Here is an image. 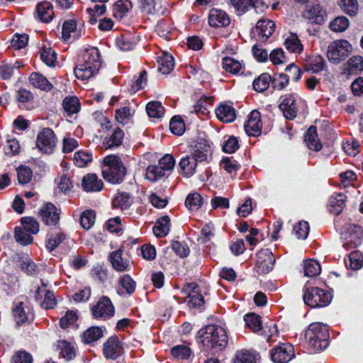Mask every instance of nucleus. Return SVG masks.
Masks as SVG:
<instances>
[{
  "mask_svg": "<svg viewBox=\"0 0 363 363\" xmlns=\"http://www.w3.org/2000/svg\"><path fill=\"white\" fill-rule=\"evenodd\" d=\"M198 336L204 347L216 351H223L227 347L228 337L225 330L216 325H208L200 329Z\"/></svg>",
  "mask_w": 363,
  "mask_h": 363,
  "instance_id": "1",
  "label": "nucleus"
},
{
  "mask_svg": "<svg viewBox=\"0 0 363 363\" xmlns=\"http://www.w3.org/2000/svg\"><path fill=\"white\" fill-rule=\"evenodd\" d=\"M305 338L315 351L323 350L328 346V328L320 323H311L305 333Z\"/></svg>",
  "mask_w": 363,
  "mask_h": 363,
  "instance_id": "2",
  "label": "nucleus"
},
{
  "mask_svg": "<svg viewBox=\"0 0 363 363\" xmlns=\"http://www.w3.org/2000/svg\"><path fill=\"white\" fill-rule=\"evenodd\" d=\"M104 178L113 184L121 183L126 174V169L120 158L115 155H109L104 159Z\"/></svg>",
  "mask_w": 363,
  "mask_h": 363,
  "instance_id": "3",
  "label": "nucleus"
},
{
  "mask_svg": "<svg viewBox=\"0 0 363 363\" xmlns=\"http://www.w3.org/2000/svg\"><path fill=\"white\" fill-rule=\"evenodd\" d=\"M303 291V298L305 303L311 308L327 306L332 301L331 293L319 287H308L306 285Z\"/></svg>",
  "mask_w": 363,
  "mask_h": 363,
  "instance_id": "4",
  "label": "nucleus"
},
{
  "mask_svg": "<svg viewBox=\"0 0 363 363\" xmlns=\"http://www.w3.org/2000/svg\"><path fill=\"white\" fill-rule=\"evenodd\" d=\"M11 312L16 328L25 324H30L35 319L33 308L23 301L13 303Z\"/></svg>",
  "mask_w": 363,
  "mask_h": 363,
  "instance_id": "5",
  "label": "nucleus"
},
{
  "mask_svg": "<svg viewBox=\"0 0 363 363\" xmlns=\"http://www.w3.org/2000/svg\"><path fill=\"white\" fill-rule=\"evenodd\" d=\"M350 49L351 45L347 40H335L328 45V58L333 64H338L348 56Z\"/></svg>",
  "mask_w": 363,
  "mask_h": 363,
  "instance_id": "6",
  "label": "nucleus"
},
{
  "mask_svg": "<svg viewBox=\"0 0 363 363\" xmlns=\"http://www.w3.org/2000/svg\"><path fill=\"white\" fill-rule=\"evenodd\" d=\"M57 138L50 128H43L38 134L36 146L45 154H52L56 147Z\"/></svg>",
  "mask_w": 363,
  "mask_h": 363,
  "instance_id": "7",
  "label": "nucleus"
},
{
  "mask_svg": "<svg viewBox=\"0 0 363 363\" xmlns=\"http://www.w3.org/2000/svg\"><path fill=\"white\" fill-rule=\"evenodd\" d=\"M61 209L57 208L52 203H45L39 211V216L43 223L48 227L60 228Z\"/></svg>",
  "mask_w": 363,
  "mask_h": 363,
  "instance_id": "8",
  "label": "nucleus"
},
{
  "mask_svg": "<svg viewBox=\"0 0 363 363\" xmlns=\"http://www.w3.org/2000/svg\"><path fill=\"white\" fill-rule=\"evenodd\" d=\"M230 3L238 15L247 13L250 9L257 13H263L268 9L263 0H230Z\"/></svg>",
  "mask_w": 363,
  "mask_h": 363,
  "instance_id": "9",
  "label": "nucleus"
},
{
  "mask_svg": "<svg viewBox=\"0 0 363 363\" xmlns=\"http://www.w3.org/2000/svg\"><path fill=\"white\" fill-rule=\"evenodd\" d=\"M255 269L259 274H267L272 269L275 262L273 253L268 249L259 250L256 255Z\"/></svg>",
  "mask_w": 363,
  "mask_h": 363,
  "instance_id": "10",
  "label": "nucleus"
},
{
  "mask_svg": "<svg viewBox=\"0 0 363 363\" xmlns=\"http://www.w3.org/2000/svg\"><path fill=\"white\" fill-rule=\"evenodd\" d=\"M91 53L85 49L83 56L78 60V64L74 69L75 77L87 83L91 78Z\"/></svg>",
  "mask_w": 363,
  "mask_h": 363,
  "instance_id": "11",
  "label": "nucleus"
},
{
  "mask_svg": "<svg viewBox=\"0 0 363 363\" xmlns=\"http://www.w3.org/2000/svg\"><path fill=\"white\" fill-rule=\"evenodd\" d=\"M92 314L96 318L108 319L114 315V307L107 296L101 297L96 306L92 307Z\"/></svg>",
  "mask_w": 363,
  "mask_h": 363,
  "instance_id": "12",
  "label": "nucleus"
},
{
  "mask_svg": "<svg viewBox=\"0 0 363 363\" xmlns=\"http://www.w3.org/2000/svg\"><path fill=\"white\" fill-rule=\"evenodd\" d=\"M294 356V347L290 344H282L273 349L271 352V358L276 363H286Z\"/></svg>",
  "mask_w": 363,
  "mask_h": 363,
  "instance_id": "13",
  "label": "nucleus"
},
{
  "mask_svg": "<svg viewBox=\"0 0 363 363\" xmlns=\"http://www.w3.org/2000/svg\"><path fill=\"white\" fill-rule=\"evenodd\" d=\"M345 228L350 235L343 246L348 250L357 247L360 244L363 237V230L360 225L352 223L346 224Z\"/></svg>",
  "mask_w": 363,
  "mask_h": 363,
  "instance_id": "14",
  "label": "nucleus"
},
{
  "mask_svg": "<svg viewBox=\"0 0 363 363\" xmlns=\"http://www.w3.org/2000/svg\"><path fill=\"white\" fill-rule=\"evenodd\" d=\"M123 250L121 247L110 253L108 256L109 262L114 270L118 272H128L130 269V262L129 259L123 257Z\"/></svg>",
  "mask_w": 363,
  "mask_h": 363,
  "instance_id": "15",
  "label": "nucleus"
},
{
  "mask_svg": "<svg viewBox=\"0 0 363 363\" xmlns=\"http://www.w3.org/2000/svg\"><path fill=\"white\" fill-rule=\"evenodd\" d=\"M303 69L306 72L316 74L326 69L327 63L320 55L306 56L303 63Z\"/></svg>",
  "mask_w": 363,
  "mask_h": 363,
  "instance_id": "16",
  "label": "nucleus"
},
{
  "mask_svg": "<svg viewBox=\"0 0 363 363\" xmlns=\"http://www.w3.org/2000/svg\"><path fill=\"white\" fill-rule=\"evenodd\" d=\"M246 133L250 136H258L262 131L261 115L258 111H252L244 125Z\"/></svg>",
  "mask_w": 363,
  "mask_h": 363,
  "instance_id": "17",
  "label": "nucleus"
},
{
  "mask_svg": "<svg viewBox=\"0 0 363 363\" xmlns=\"http://www.w3.org/2000/svg\"><path fill=\"white\" fill-rule=\"evenodd\" d=\"M279 108L287 119L293 120L297 116L298 108L294 95L289 94L282 96V101L279 105Z\"/></svg>",
  "mask_w": 363,
  "mask_h": 363,
  "instance_id": "18",
  "label": "nucleus"
},
{
  "mask_svg": "<svg viewBox=\"0 0 363 363\" xmlns=\"http://www.w3.org/2000/svg\"><path fill=\"white\" fill-rule=\"evenodd\" d=\"M123 347L118 337H109L104 345V354L106 358L116 359L123 353Z\"/></svg>",
  "mask_w": 363,
  "mask_h": 363,
  "instance_id": "19",
  "label": "nucleus"
},
{
  "mask_svg": "<svg viewBox=\"0 0 363 363\" xmlns=\"http://www.w3.org/2000/svg\"><path fill=\"white\" fill-rule=\"evenodd\" d=\"M186 290L189 292L187 303L190 308H201L204 305V298L199 291V286L194 283H189L186 286Z\"/></svg>",
  "mask_w": 363,
  "mask_h": 363,
  "instance_id": "20",
  "label": "nucleus"
},
{
  "mask_svg": "<svg viewBox=\"0 0 363 363\" xmlns=\"http://www.w3.org/2000/svg\"><path fill=\"white\" fill-rule=\"evenodd\" d=\"M276 25L274 21L267 19H259L256 25V31L260 41H266L272 36L275 30Z\"/></svg>",
  "mask_w": 363,
  "mask_h": 363,
  "instance_id": "21",
  "label": "nucleus"
},
{
  "mask_svg": "<svg viewBox=\"0 0 363 363\" xmlns=\"http://www.w3.org/2000/svg\"><path fill=\"white\" fill-rule=\"evenodd\" d=\"M208 23L211 27H225L230 24V20L225 11L212 9L208 14Z\"/></svg>",
  "mask_w": 363,
  "mask_h": 363,
  "instance_id": "22",
  "label": "nucleus"
},
{
  "mask_svg": "<svg viewBox=\"0 0 363 363\" xmlns=\"http://www.w3.org/2000/svg\"><path fill=\"white\" fill-rule=\"evenodd\" d=\"M327 13L323 8L318 4H314L308 9L304 16L315 24H322L325 21Z\"/></svg>",
  "mask_w": 363,
  "mask_h": 363,
  "instance_id": "23",
  "label": "nucleus"
},
{
  "mask_svg": "<svg viewBox=\"0 0 363 363\" xmlns=\"http://www.w3.org/2000/svg\"><path fill=\"white\" fill-rule=\"evenodd\" d=\"M36 11L39 21L43 23L50 22L54 17L52 5L48 1L38 3L36 6Z\"/></svg>",
  "mask_w": 363,
  "mask_h": 363,
  "instance_id": "24",
  "label": "nucleus"
},
{
  "mask_svg": "<svg viewBox=\"0 0 363 363\" xmlns=\"http://www.w3.org/2000/svg\"><path fill=\"white\" fill-rule=\"evenodd\" d=\"M197 164L195 158L191 155L183 157L179 163L181 174L186 177H191L196 172Z\"/></svg>",
  "mask_w": 363,
  "mask_h": 363,
  "instance_id": "25",
  "label": "nucleus"
},
{
  "mask_svg": "<svg viewBox=\"0 0 363 363\" xmlns=\"http://www.w3.org/2000/svg\"><path fill=\"white\" fill-rule=\"evenodd\" d=\"M217 118L222 122L230 123L236 118L235 108L228 104H220L216 110Z\"/></svg>",
  "mask_w": 363,
  "mask_h": 363,
  "instance_id": "26",
  "label": "nucleus"
},
{
  "mask_svg": "<svg viewBox=\"0 0 363 363\" xmlns=\"http://www.w3.org/2000/svg\"><path fill=\"white\" fill-rule=\"evenodd\" d=\"M65 113L67 116L71 117L73 114L80 111L81 104L79 99L75 96H67L62 102Z\"/></svg>",
  "mask_w": 363,
  "mask_h": 363,
  "instance_id": "27",
  "label": "nucleus"
},
{
  "mask_svg": "<svg viewBox=\"0 0 363 363\" xmlns=\"http://www.w3.org/2000/svg\"><path fill=\"white\" fill-rule=\"evenodd\" d=\"M133 203V196L128 192H118L112 201V206L113 208H120L121 210H126Z\"/></svg>",
  "mask_w": 363,
  "mask_h": 363,
  "instance_id": "28",
  "label": "nucleus"
},
{
  "mask_svg": "<svg viewBox=\"0 0 363 363\" xmlns=\"http://www.w3.org/2000/svg\"><path fill=\"white\" fill-rule=\"evenodd\" d=\"M30 83L35 88L49 91L53 88V85L48 79L39 72H33L29 77Z\"/></svg>",
  "mask_w": 363,
  "mask_h": 363,
  "instance_id": "29",
  "label": "nucleus"
},
{
  "mask_svg": "<svg viewBox=\"0 0 363 363\" xmlns=\"http://www.w3.org/2000/svg\"><path fill=\"white\" fill-rule=\"evenodd\" d=\"M347 196L341 193L335 194L330 197V211L335 215H339L345 206Z\"/></svg>",
  "mask_w": 363,
  "mask_h": 363,
  "instance_id": "30",
  "label": "nucleus"
},
{
  "mask_svg": "<svg viewBox=\"0 0 363 363\" xmlns=\"http://www.w3.org/2000/svg\"><path fill=\"white\" fill-rule=\"evenodd\" d=\"M305 142L307 147L315 151H319L322 148V144L318 138L316 127L311 125L305 135Z\"/></svg>",
  "mask_w": 363,
  "mask_h": 363,
  "instance_id": "31",
  "label": "nucleus"
},
{
  "mask_svg": "<svg viewBox=\"0 0 363 363\" xmlns=\"http://www.w3.org/2000/svg\"><path fill=\"white\" fill-rule=\"evenodd\" d=\"M258 355L252 351L241 350L236 352L233 363H257Z\"/></svg>",
  "mask_w": 363,
  "mask_h": 363,
  "instance_id": "32",
  "label": "nucleus"
},
{
  "mask_svg": "<svg viewBox=\"0 0 363 363\" xmlns=\"http://www.w3.org/2000/svg\"><path fill=\"white\" fill-rule=\"evenodd\" d=\"M116 43L121 50L128 51L134 48L137 43V39L131 33H125L117 38Z\"/></svg>",
  "mask_w": 363,
  "mask_h": 363,
  "instance_id": "33",
  "label": "nucleus"
},
{
  "mask_svg": "<svg viewBox=\"0 0 363 363\" xmlns=\"http://www.w3.org/2000/svg\"><path fill=\"white\" fill-rule=\"evenodd\" d=\"M123 138L124 133L123 130L117 128L109 138L106 137L104 140L103 145L106 149L118 147L122 144Z\"/></svg>",
  "mask_w": 363,
  "mask_h": 363,
  "instance_id": "34",
  "label": "nucleus"
},
{
  "mask_svg": "<svg viewBox=\"0 0 363 363\" xmlns=\"http://www.w3.org/2000/svg\"><path fill=\"white\" fill-rule=\"evenodd\" d=\"M212 99L211 97H201L192 107L191 113H195L199 117L206 116L209 113L208 107L211 106Z\"/></svg>",
  "mask_w": 363,
  "mask_h": 363,
  "instance_id": "35",
  "label": "nucleus"
},
{
  "mask_svg": "<svg viewBox=\"0 0 363 363\" xmlns=\"http://www.w3.org/2000/svg\"><path fill=\"white\" fill-rule=\"evenodd\" d=\"M169 222L170 219L167 216L160 218L153 227L154 234L158 238L165 237L169 231Z\"/></svg>",
  "mask_w": 363,
  "mask_h": 363,
  "instance_id": "36",
  "label": "nucleus"
},
{
  "mask_svg": "<svg viewBox=\"0 0 363 363\" xmlns=\"http://www.w3.org/2000/svg\"><path fill=\"white\" fill-rule=\"evenodd\" d=\"M158 70L164 74H169L174 66V58L167 53H162L158 57Z\"/></svg>",
  "mask_w": 363,
  "mask_h": 363,
  "instance_id": "37",
  "label": "nucleus"
},
{
  "mask_svg": "<svg viewBox=\"0 0 363 363\" xmlns=\"http://www.w3.org/2000/svg\"><path fill=\"white\" fill-rule=\"evenodd\" d=\"M57 347L60 350V354L67 360H71L76 356V352L74 346L67 340H58Z\"/></svg>",
  "mask_w": 363,
  "mask_h": 363,
  "instance_id": "38",
  "label": "nucleus"
},
{
  "mask_svg": "<svg viewBox=\"0 0 363 363\" xmlns=\"http://www.w3.org/2000/svg\"><path fill=\"white\" fill-rule=\"evenodd\" d=\"M14 238L17 243L23 246L28 245L33 242L32 234L18 226L15 228Z\"/></svg>",
  "mask_w": 363,
  "mask_h": 363,
  "instance_id": "39",
  "label": "nucleus"
},
{
  "mask_svg": "<svg viewBox=\"0 0 363 363\" xmlns=\"http://www.w3.org/2000/svg\"><path fill=\"white\" fill-rule=\"evenodd\" d=\"M338 5L341 10L350 16H356L359 9L357 0H338Z\"/></svg>",
  "mask_w": 363,
  "mask_h": 363,
  "instance_id": "40",
  "label": "nucleus"
},
{
  "mask_svg": "<svg viewBox=\"0 0 363 363\" xmlns=\"http://www.w3.org/2000/svg\"><path fill=\"white\" fill-rule=\"evenodd\" d=\"M245 325L252 332L257 333L262 329L261 317L254 313H250L245 315Z\"/></svg>",
  "mask_w": 363,
  "mask_h": 363,
  "instance_id": "41",
  "label": "nucleus"
},
{
  "mask_svg": "<svg viewBox=\"0 0 363 363\" xmlns=\"http://www.w3.org/2000/svg\"><path fill=\"white\" fill-rule=\"evenodd\" d=\"M286 48L294 53H301L303 49V45L296 34L291 33L284 42Z\"/></svg>",
  "mask_w": 363,
  "mask_h": 363,
  "instance_id": "42",
  "label": "nucleus"
},
{
  "mask_svg": "<svg viewBox=\"0 0 363 363\" xmlns=\"http://www.w3.org/2000/svg\"><path fill=\"white\" fill-rule=\"evenodd\" d=\"M210 151V146L206 143H198L195 145L191 157L195 158L197 162H201L206 160L208 154Z\"/></svg>",
  "mask_w": 363,
  "mask_h": 363,
  "instance_id": "43",
  "label": "nucleus"
},
{
  "mask_svg": "<svg viewBox=\"0 0 363 363\" xmlns=\"http://www.w3.org/2000/svg\"><path fill=\"white\" fill-rule=\"evenodd\" d=\"M303 272L306 277H315L321 272L319 263L313 259H308L303 262Z\"/></svg>",
  "mask_w": 363,
  "mask_h": 363,
  "instance_id": "44",
  "label": "nucleus"
},
{
  "mask_svg": "<svg viewBox=\"0 0 363 363\" xmlns=\"http://www.w3.org/2000/svg\"><path fill=\"white\" fill-rule=\"evenodd\" d=\"M272 82V77L268 73H263L253 82V88L255 91L262 92L267 90Z\"/></svg>",
  "mask_w": 363,
  "mask_h": 363,
  "instance_id": "45",
  "label": "nucleus"
},
{
  "mask_svg": "<svg viewBox=\"0 0 363 363\" xmlns=\"http://www.w3.org/2000/svg\"><path fill=\"white\" fill-rule=\"evenodd\" d=\"M77 311L67 310L65 315L59 321V325L62 329H67L74 324L78 319Z\"/></svg>",
  "mask_w": 363,
  "mask_h": 363,
  "instance_id": "46",
  "label": "nucleus"
},
{
  "mask_svg": "<svg viewBox=\"0 0 363 363\" xmlns=\"http://www.w3.org/2000/svg\"><path fill=\"white\" fill-rule=\"evenodd\" d=\"M350 25L349 20L347 17L340 16L336 17L332 21L329 25V28L331 30L337 33H341L345 31Z\"/></svg>",
  "mask_w": 363,
  "mask_h": 363,
  "instance_id": "47",
  "label": "nucleus"
},
{
  "mask_svg": "<svg viewBox=\"0 0 363 363\" xmlns=\"http://www.w3.org/2000/svg\"><path fill=\"white\" fill-rule=\"evenodd\" d=\"M132 9V3L129 0H118L114 5V16L121 19Z\"/></svg>",
  "mask_w": 363,
  "mask_h": 363,
  "instance_id": "48",
  "label": "nucleus"
},
{
  "mask_svg": "<svg viewBox=\"0 0 363 363\" xmlns=\"http://www.w3.org/2000/svg\"><path fill=\"white\" fill-rule=\"evenodd\" d=\"M66 235L64 233L51 234L45 241L47 250L51 252L54 251L59 245L65 239Z\"/></svg>",
  "mask_w": 363,
  "mask_h": 363,
  "instance_id": "49",
  "label": "nucleus"
},
{
  "mask_svg": "<svg viewBox=\"0 0 363 363\" xmlns=\"http://www.w3.org/2000/svg\"><path fill=\"white\" fill-rule=\"evenodd\" d=\"M166 172L157 164L150 165L146 169V178L150 182H156L165 177Z\"/></svg>",
  "mask_w": 363,
  "mask_h": 363,
  "instance_id": "50",
  "label": "nucleus"
},
{
  "mask_svg": "<svg viewBox=\"0 0 363 363\" xmlns=\"http://www.w3.org/2000/svg\"><path fill=\"white\" fill-rule=\"evenodd\" d=\"M146 111L151 118H161L164 113V108L159 101L149 102L146 106Z\"/></svg>",
  "mask_w": 363,
  "mask_h": 363,
  "instance_id": "51",
  "label": "nucleus"
},
{
  "mask_svg": "<svg viewBox=\"0 0 363 363\" xmlns=\"http://www.w3.org/2000/svg\"><path fill=\"white\" fill-rule=\"evenodd\" d=\"M16 170L18 182L20 184H27L31 181L33 172L29 167L21 165Z\"/></svg>",
  "mask_w": 363,
  "mask_h": 363,
  "instance_id": "52",
  "label": "nucleus"
},
{
  "mask_svg": "<svg viewBox=\"0 0 363 363\" xmlns=\"http://www.w3.org/2000/svg\"><path fill=\"white\" fill-rule=\"evenodd\" d=\"M40 59L48 67H52L55 66L57 54L51 48H43L40 54Z\"/></svg>",
  "mask_w": 363,
  "mask_h": 363,
  "instance_id": "53",
  "label": "nucleus"
},
{
  "mask_svg": "<svg viewBox=\"0 0 363 363\" xmlns=\"http://www.w3.org/2000/svg\"><path fill=\"white\" fill-rule=\"evenodd\" d=\"M203 203V198L199 193L188 195L185 201L186 206L191 211L198 210Z\"/></svg>",
  "mask_w": 363,
  "mask_h": 363,
  "instance_id": "54",
  "label": "nucleus"
},
{
  "mask_svg": "<svg viewBox=\"0 0 363 363\" xmlns=\"http://www.w3.org/2000/svg\"><path fill=\"white\" fill-rule=\"evenodd\" d=\"M222 65L223 68L231 74H237L242 67L241 63L239 61L230 57L223 58Z\"/></svg>",
  "mask_w": 363,
  "mask_h": 363,
  "instance_id": "55",
  "label": "nucleus"
},
{
  "mask_svg": "<svg viewBox=\"0 0 363 363\" xmlns=\"http://www.w3.org/2000/svg\"><path fill=\"white\" fill-rule=\"evenodd\" d=\"M21 221L26 231H28V233L31 234H37L39 232V223L33 217H23L21 218Z\"/></svg>",
  "mask_w": 363,
  "mask_h": 363,
  "instance_id": "56",
  "label": "nucleus"
},
{
  "mask_svg": "<svg viewBox=\"0 0 363 363\" xmlns=\"http://www.w3.org/2000/svg\"><path fill=\"white\" fill-rule=\"evenodd\" d=\"M19 267L28 276H33L38 272V265L30 258L21 260Z\"/></svg>",
  "mask_w": 363,
  "mask_h": 363,
  "instance_id": "57",
  "label": "nucleus"
},
{
  "mask_svg": "<svg viewBox=\"0 0 363 363\" xmlns=\"http://www.w3.org/2000/svg\"><path fill=\"white\" fill-rule=\"evenodd\" d=\"M74 163L79 167H84L91 162V154L82 150L77 151L74 155Z\"/></svg>",
  "mask_w": 363,
  "mask_h": 363,
  "instance_id": "58",
  "label": "nucleus"
},
{
  "mask_svg": "<svg viewBox=\"0 0 363 363\" xmlns=\"http://www.w3.org/2000/svg\"><path fill=\"white\" fill-rule=\"evenodd\" d=\"M169 128L174 134L182 135L185 130V125L181 117L174 116L169 122Z\"/></svg>",
  "mask_w": 363,
  "mask_h": 363,
  "instance_id": "59",
  "label": "nucleus"
},
{
  "mask_svg": "<svg viewBox=\"0 0 363 363\" xmlns=\"http://www.w3.org/2000/svg\"><path fill=\"white\" fill-rule=\"evenodd\" d=\"M344 151L350 156H355L359 152V144L354 139L347 140L342 143Z\"/></svg>",
  "mask_w": 363,
  "mask_h": 363,
  "instance_id": "60",
  "label": "nucleus"
},
{
  "mask_svg": "<svg viewBox=\"0 0 363 363\" xmlns=\"http://www.w3.org/2000/svg\"><path fill=\"white\" fill-rule=\"evenodd\" d=\"M28 35L15 33L11 41L12 48L15 50H20L28 45Z\"/></svg>",
  "mask_w": 363,
  "mask_h": 363,
  "instance_id": "61",
  "label": "nucleus"
},
{
  "mask_svg": "<svg viewBox=\"0 0 363 363\" xmlns=\"http://www.w3.org/2000/svg\"><path fill=\"white\" fill-rule=\"evenodd\" d=\"M172 354L179 359H186L191 355V350L186 345H177L171 350Z\"/></svg>",
  "mask_w": 363,
  "mask_h": 363,
  "instance_id": "62",
  "label": "nucleus"
},
{
  "mask_svg": "<svg viewBox=\"0 0 363 363\" xmlns=\"http://www.w3.org/2000/svg\"><path fill=\"white\" fill-rule=\"evenodd\" d=\"M272 80L273 88L278 90H281L288 85L289 82V77L285 74L281 73L279 74H275Z\"/></svg>",
  "mask_w": 363,
  "mask_h": 363,
  "instance_id": "63",
  "label": "nucleus"
},
{
  "mask_svg": "<svg viewBox=\"0 0 363 363\" xmlns=\"http://www.w3.org/2000/svg\"><path fill=\"white\" fill-rule=\"evenodd\" d=\"M57 299L54 292L50 290H47L45 294L44 300L41 303V307L45 310H50L57 306Z\"/></svg>",
  "mask_w": 363,
  "mask_h": 363,
  "instance_id": "64",
  "label": "nucleus"
}]
</instances>
